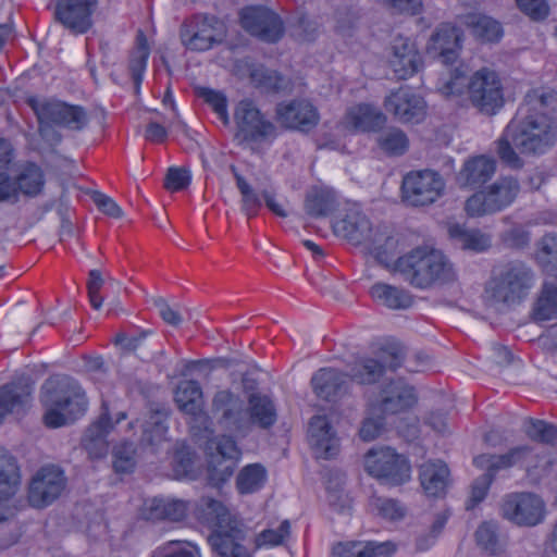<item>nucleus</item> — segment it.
<instances>
[{
    "label": "nucleus",
    "mask_w": 557,
    "mask_h": 557,
    "mask_svg": "<svg viewBox=\"0 0 557 557\" xmlns=\"http://www.w3.org/2000/svg\"><path fill=\"white\" fill-rule=\"evenodd\" d=\"M468 79L466 71L458 66L438 78L436 91L447 100H457L468 91Z\"/></svg>",
    "instance_id": "39"
},
{
    "label": "nucleus",
    "mask_w": 557,
    "mask_h": 557,
    "mask_svg": "<svg viewBox=\"0 0 557 557\" xmlns=\"http://www.w3.org/2000/svg\"><path fill=\"white\" fill-rule=\"evenodd\" d=\"M468 25L471 26L473 34L484 41H497L503 36L500 24L490 16H469Z\"/></svg>",
    "instance_id": "46"
},
{
    "label": "nucleus",
    "mask_w": 557,
    "mask_h": 557,
    "mask_svg": "<svg viewBox=\"0 0 557 557\" xmlns=\"http://www.w3.org/2000/svg\"><path fill=\"white\" fill-rule=\"evenodd\" d=\"M161 556L152 557H201L199 547L188 541H169L161 548Z\"/></svg>",
    "instance_id": "55"
},
{
    "label": "nucleus",
    "mask_w": 557,
    "mask_h": 557,
    "mask_svg": "<svg viewBox=\"0 0 557 557\" xmlns=\"http://www.w3.org/2000/svg\"><path fill=\"white\" fill-rule=\"evenodd\" d=\"M240 24L250 35L262 41L274 44L284 35L282 18L263 7H248L240 11Z\"/></svg>",
    "instance_id": "19"
},
{
    "label": "nucleus",
    "mask_w": 557,
    "mask_h": 557,
    "mask_svg": "<svg viewBox=\"0 0 557 557\" xmlns=\"http://www.w3.org/2000/svg\"><path fill=\"white\" fill-rule=\"evenodd\" d=\"M59 126L73 131H81L87 124V114L83 107L64 102V112L61 113Z\"/></svg>",
    "instance_id": "58"
},
{
    "label": "nucleus",
    "mask_w": 557,
    "mask_h": 557,
    "mask_svg": "<svg viewBox=\"0 0 557 557\" xmlns=\"http://www.w3.org/2000/svg\"><path fill=\"white\" fill-rule=\"evenodd\" d=\"M364 466L372 476L391 485H401L411 478L408 459L391 447L369 450L364 458Z\"/></svg>",
    "instance_id": "9"
},
{
    "label": "nucleus",
    "mask_w": 557,
    "mask_h": 557,
    "mask_svg": "<svg viewBox=\"0 0 557 557\" xmlns=\"http://www.w3.org/2000/svg\"><path fill=\"white\" fill-rule=\"evenodd\" d=\"M236 137L246 141H259L276 136L275 125L265 120L259 109L249 100L240 101L235 110Z\"/></svg>",
    "instance_id": "16"
},
{
    "label": "nucleus",
    "mask_w": 557,
    "mask_h": 557,
    "mask_svg": "<svg viewBox=\"0 0 557 557\" xmlns=\"http://www.w3.org/2000/svg\"><path fill=\"white\" fill-rule=\"evenodd\" d=\"M251 83L267 92H284L292 90L293 83L275 70L264 66L255 67L250 73Z\"/></svg>",
    "instance_id": "35"
},
{
    "label": "nucleus",
    "mask_w": 557,
    "mask_h": 557,
    "mask_svg": "<svg viewBox=\"0 0 557 557\" xmlns=\"http://www.w3.org/2000/svg\"><path fill=\"white\" fill-rule=\"evenodd\" d=\"M478 544L491 555H498L505 550L506 541L497 532L496 524L492 522L482 523L476 532Z\"/></svg>",
    "instance_id": "47"
},
{
    "label": "nucleus",
    "mask_w": 557,
    "mask_h": 557,
    "mask_svg": "<svg viewBox=\"0 0 557 557\" xmlns=\"http://www.w3.org/2000/svg\"><path fill=\"white\" fill-rule=\"evenodd\" d=\"M449 470L443 461H426L420 467L419 479L428 496L440 497L448 485Z\"/></svg>",
    "instance_id": "31"
},
{
    "label": "nucleus",
    "mask_w": 557,
    "mask_h": 557,
    "mask_svg": "<svg viewBox=\"0 0 557 557\" xmlns=\"http://www.w3.org/2000/svg\"><path fill=\"white\" fill-rule=\"evenodd\" d=\"M136 450L133 443L123 442L113 448V468L117 473H128L136 465Z\"/></svg>",
    "instance_id": "52"
},
{
    "label": "nucleus",
    "mask_w": 557,
    "mask_h": 557,
    "mask_svg": "<svg viewBox=\"0 0 557 557\" xmlns=\"http://www.w3.org/2000/svg\"><path fill=\"white\" fill-rule=\"evenodd\" d=\"M336 207L335 193L326 188H314L310 190L305 200V210L307 214L313 218L324 216Z\"/></svg>",
    "instance_id": "40"
},
{
    "label": "nucleus",
    "mask_w": 557,
    "mask_h": 557,
    "mask_svg": "<svg viewBox=\"0 0 557 557\" xmlns=\"http://www.w3.org/2000/svg\"><path fill=\"white\" fill-rule=\"evenodd\" d=\"M190 176L185 169L171 168L165 176L164 187L170 191H178L189 185Z\"/></svg>",
    "instance_id": "63"
},
{
    "label": "nucleus",
    "mask_w": 557,
    "mask_h": 557,
    "mask_svg": "<svg viewBox=\"0 0 557 557\" xmlns=\"http://www.w3.org/2000/svg\"><path fill=\"white\" fill-rule=\"evenodd\" d=\"M534 286V273L525 263L511 261L495 273L485 286L491 305H515L524 299Z\"/></svg>",
    "instance_id": "5"
},
{
    "label": "nucleus",
    "mask_w": 557,
    "mask_h": 557,
    "mask_svg": "<svg viewBox=\"0 0 557 557\" xmlns=\"http://www.w3.org/2000/svg\"><path fill=\"white\" fill-rule=\"evenodd\" d=\"M168 428L164 425L162 421L152 417V421L147 422L143 436H141V445L151 447L153 450L158 448L162 443L165 442Z\"/></svg>",
    "instance_id": "57"
},
{
    "label": "nucleus",
    "mask_w": 557,
    "mask_h": 557,
    "mask_svg": "<svg viewBox=\"0 0 557 557\" xmlns=\"http://www.w3.org/2000/svg\"><path fill=\"white\" fill-rule=\"evenodd\" d=\"M396 270L413 287L429 289L453 284L458 273L451 261L440 250L417 248L397 258Z\"/></svg>",
    "instance_id": "2"
},
{
    "label": "nucleus",
    "mask_w": 557,
    "mask_h": 557,
    "mask_svg": "<svg viewBox=\"0 0 557 557\" xmlns=\"http://www.w3.org/2000/svg\"><path fill=\"white\" fill-rule=\"evenodd\" d=\"M350 245L363 246L379 262L388 267L394 262L396 240L380 228L375 231L369 218L357 205L350 207Z\"/></svg>",
    "instance_id": "7"
},
{
    "label": "nucleus",
    "mask_w": 557,
    "mask_h": 557,
    "mask_svg": "<svg viewBox=\"0 0 557 557\" xmlns=\"http://www.w3.org/2000/svg\"><path fill=\"white\" fill-rule=\"evenodd\" d=\"M275 117L277 123L288 129L308 132L319 122L317 109L307 100H293L276 106Z\"/></svg>",
    "instance_id": "22"
},
{
    "label": "nucleus",
    "mask_w": 557,
    "mask_h": 557,
    "mask_svg": "<svg viewBox=\"0 0 557 557\" xmlns=\"http://www.w3.org/2000/svg\"><path fill=\"white\" fill-rule=\"evenodd\" d=\"M519 193L518 180L512 176H503L470 196L465 203V210L471 218L494 214L509 207Z\"/></svg>",
    "instance_id": "6"
},
{
    "label": "nucleus",
    "mask_w": 557,
    "mask_h": 557,
    "mask_svg": "<svg viewBox=\"0 0 557 557\" xmlns=\"http://www.w3.org/2000/svg\"><path fill=\"white\" fill-rule=\"evenodd\" d=\"M240 454L232 435L214 436L207 442L208 471L213 484L223 483L232 476Z\"/></svg>",
    "instance_id": "10"
},
{
    "label": "nucleus",
    "mask_w": 557,
    "mask_h": 557,
    "mask_svg": "<svg viewBox=\"0 0 557 557\" xmlns=\"http://www.w3.org/2000/svg\"><path fill=\"white\" fill-rule=\"evenodd\" d=\"M518 7L533 20H543L548 14L546 0H516Z\"/></svg>",
    "instance_id": "64"
},
{
    "label": "nucleus",
    "mask_w": 557,
    "mask_h": 557,
    "mask_svg": "<svg viewBox=\"0 0 557 557\" xmlns=\"http://www.w3.org/2000/svg\"><path fill=\"white\" fill-rule=\"evenodd\" d=\"M290 535V523L283 520L277 527L269 525L259 532L253 540L255 549L271 548L283 545Z\"/></svg>",
    "instance_id": "44"
},
{
    "label": "nucleus",
    "mask_w": 557,
    "mask_h": 557,
    "mask_svg": "<svg viewBox=\"0 0 557 557\" xmlns=\"http://www.w3.org/2000/svg\"><path fill=\"white\" fill-rule=\"evenodd\" d=\"M417 400L413 386L404 380H393L381 388L375 407L384 414H397L411 409Z\"/></svg>",
    "instance_id": "21"
},
{
    "label": "nucleus",
    "mask_w": 557,
    "mask_h": 557,
    "mask_svg": "<svg viewBox=\"0 0 557 557\" xmlns=\"http://www.w3.org/2000/svg\"><path fill=\"white\" fill-rule=\"evenodd\" d=\"M41 403L45 407L44 423L48 428H60L75 421L87 410V398L74 381L58 386L48 382L42 387Z\"/></svg>",
    "instance_id": "4"
},
{
    "label": "nucleus",
    "mask_w": 557,
    "mask_h": 557,
    "mask_svg": "<svg viewBox=\"0 0 557 557\" xmlns=\"http://www.w3.org/2000/svg\"><path fill=\"white\" fill-rule=\"evenodd\" d=\"M386 120L377 108L367 103L350 111V126L360 132H376L385 125Z\"/></svg>",
    "instance_id": "36"
},
{
    "label": "nucleus",
    "mask_w": 557,
    "mask_h": 557,
    "mask_svg": "<svg viewBox=\"0 0 557 557\" xmlns=\"http://www.w3.org/2000/svg\"><path fill=\"white\" fill-rule=\"evenodd\" d=\"M149 57V47L147 39L143 32L137 35L136 47L129 54L128 70L134 82L135 91H139L140 84L143 82V75L147 66V60Z\"/></svg>",
    "instance_id": "41"
},
{
    "label": "nucleus",
    "mask_w": 557,
    "mask_h": 557,
    "mask_svg": "<svg viewBox=\"0 0 557 557\" xmlns=\"http://www.w3.org/2000/svg\"><path fill=\"white\" fill-rule=\"evenodd\" d=\"M248 406L244 411L245 426L242 437H246L253 428L271 429L277 420V411L272 398L262 393H252L247 399Z\"/></svg>",
    "instance_id": "23"
},
{
    "label": "nucleus",
    "mask_w": 557,
    "mask_h": 557,
    "mask_svg": "<svg viewBox=\"0 0 557 557\" xmlns=\"http://www.w3.org/2000/svg\"><path fill=\"white\" fill-rule=\"evenodd\" d=\"M15 180L20 193L26 196L38 195L45 184L42 171L35 163H27Z\"/></svg>",
    "instance_id": "43"
},
{
    "label": "nucleus",
    "mask_w": 557,
    "mask_h": 557,
    "mask_svg": "<svg viewBox=\"0 0 557 557\" xmlns=\"http://www.w3.org/2000/svg\"><path fill=\"white\" fill-rule=\"evenodd\" d=\"M557 94L534 89L525 95L516 116L495 141L496 153L506 165L519 169L523 162L520 153L545 152L556 140Z\"/></svg>",
    "instance_id": "1"
},
{
    "label": "nucleus",
    "mask_w": 557,
    "mask_h": 557,
    "mask_svg": "<svg viewBox=\"0 0 557 557\" xmlns=\"http://www.w3.org/2000/svg\"><path fill=\"white\" fill-rule=\"evenodd\" d=\"M369 506L377 515L389 520L403 519L407 513L406 507L393 498L372 496Z\"/></svg>",
    "instance_id": "51"
},
{
    "label": "nucleus",
    "mask_w": 557,
    "mask_h": 557,
    "mask_svg": "<svg viewBox=\"0 0 557 557\" xmlns=\"http://www.w3.org/2000/svg\"><path fill=\"white\" fill-rule=\"evenodd\" d=\"M468 99L480 113L496 114L505 103L499 74L487 66L475 71L468 79Z\"/></svg>",
    "instance_id": "8"
},
{
    "label": "nucleus",
    "mask_w": 557,
    "mask_h": 557,
    "mask_svg": "<svg viewBox=\"0 0 557 557\" xmlns=\"http://www.w3.org/2000/svg\"><path fill=\"white\" fill-rule=\"evenodd\" d=\"M20 485L16 460L0 447V497H13Z\"/></svg>",
    "instance_id": "37"
},
{
    "label": "nucleus",
    "mask_w": 557,
    "mask_h": 557,
    "mask_svg": "<svg viewBox=\"0 0 557 557\" xmlns=\"http://www.w3.org/2000/svg\"><path fill=\"white\" fill-rule=\"evenodd\" d=\"M66 486V478L57 466L40 468L28 487V502L35 508H44L60 497Z\"/></svg>",
    "instance_id": "17"
},
{
    "label": "nucleus",
    "mask_w": 557,
    "mask_h": 557,
    "mask_svg": "<svg viewBox=\"0 0 557 557\" xmlns=\"http://www.w3.org/2000/svg\"><path fill=\"white\" fill-rule=\"evenodd\" d=\"M371 295L384 306L394 310L407 309L412 305V296L405 289L377 283L371 287Z\"/></svg>",
    "instance_id": "38"
},
{
    "label": "nucleus",
    "mask_w": 557,
    "mask_h": 557,
    "mask_svg": "<svg viewBox=\"0 0 557 557\" xmlns=\"http://www.w3.org/2000/svg\"><path fill=\"white\" fill-rule=\"evenodd\" d=\"M236 186L242 196V209L247 218L257 216L262 207L261 195L240 174H236Z\"/></svg>",
    "instance_id": "50"
},
{
    "label": "nucleus",
    "mask_w": 557,
    "mask_h": 557,
    "mask_svg": "<svg viewBox=\"0 0 557 557\" xmlns=\"http://www.w3.org/2000/svg\"><path fill=\"white\" fill-rule=\"evenodd\" d=\"M26 103L37 117L39 135L51 143H60L61 135L53 129V126H59L61 113L64 112V102L55 99L29 97L26 99Z\"/></svg>",
    "instance_id": "24"
},
{
    "label": "nucleus",
    "mask_w": 557,
    "mask_h": 557,
    "mask_svg": "<svg viewBox=\"0 0 557 557\" xmlns=\"http://www.w3.org/2000/svg\"><path fill=\"white\" fill-rule=\"evenodd\" d=\"M350 550H354L356 557H391L395 552V546L388 542H369L360 548L358 544H351Z\"/></svg>",
    "instance_id": "59"
},
{
    "label": "nucleus",
    "mask_w": 557,
    "mask_h": 557,
    "mask_svg": "<svg viewBox=\"0 0 557 557\" xmlns=\"http://www.w3.org/2000/svg\"><path fill=\"white\" fill-rule=\"evenodd\" d=\"M221 23L215 16L195 14L184 21L180 37L182 44L191 51H206L219 41Z\"/></svg>",
    "instance_id": "13"
},
{
    "label": "nucleus",
    "mask_w": 557,
    "mask_h": 557,
    "mask_svg": "<svg viewBox=\"0 0 557 557\" xmlns=\"http://www.w3.org/2000/svg\"><path fill=\"white\" fill-rule=\"evenodd\" d=\"M96 4L97 0H57L54 20L73 34H85Z\"/></svg>",
    "instance_id": "20"
},
{
    "label": "nucleus",
    "mask_w": 557,
    "mask_h": 557,
    "mask_svg": "<svg viewBox=\"0 0 557 557\" xmlns=\"http://www.w3.org/2000/svg\"><path fill=\"white\" fill-rule=\"evenodd\" d=\"M557 318V286L545 284L534 307V319L547 321Z\"/></svg>",
    "instance_id": "49"
},
{
    "label": "nucleus",
    "mask_w": 557,
    "mask_h": 557,
    "mask_svg": "<svg viewBox=\"0 0 557 557\" xmlns=\"http://www.w3.org/2000/svg\"><path fill=\"white\" fill-rule=\"evenodd\" d=\"M426 50L444 64L455 63L461 50L460 29L448 23L438 25L430 37Z\"/></svg>",
    "instance_id": "25"
},
{
    "label": "nucleus",
    "mask_w": 557,
    "mask_h": 557,
    "mask_svg": "<svg viewBox=\"0 0 557 557\" xmlns=\"http://www.w3.org/2000/svg\"><path fill=\"white\" fill-rule=\"evenodd\" d=\"M387 62L398 79H408L424 65L416 41L401 34L395 35L388 47Z\"/></svg>",
    "instance_id": "14"
},
{
    "label": "nucleus",
    "mask_w": 557,
    "mask_h": 557,
    "mask_svg": "<svg viewBox=\"0 0 557 557\" xmlns=\"http://www.w3.org/2000/svg\"><path fill=\"white\" fill-rule=\"evenodd\" d=\"M532 451L527 446H520L511 449L504 455L482 454L473 459L476 467L486 469L485 473H493L502 469H506L516 465H523L532 458Z\"/></svg>",
    "instance_id": "30"
},
{
    "label": "nucleus",
    "mask_w": 557,
    "mask_h": 557,
    "mask_svg": "<svg viewBox=\"0 0 557 557\" xmlns=\"http://www.w3.org/2000/svg\"><path fill=\"white\" fill-rule=\"evenodd\" d=\"M188 511V504L182 499L169 497H152L146 499L140 509L139 515L147 521H181Z\"/></svg>",
    "instance_id": "27"
},
{
    "label": "nucleus",
    "mask_w": 557,
    "mask_h": 557,
    "mask_svg": "<svg viewBox=\"0 0 557 557\" xmlns=\"http://www.w3.org/2000/svg\"><path fill=\"white\" fill-rule=\"evenodd\" d=\"M202 397L200 384L194 380H185L177 385L174 400L182 412L197 417L202 412Z\"/></svg>",
    "instance_id": "33"
},
{
    "label": "nucleus",
    "mask_w": 557,
    "mask_h": 557,
    "mask_svg": "<svg viewBox=\"0 0 557 557\" xmlns=\"http://www.w3.org/2000/svg\"><path fill=\"white\" fill-rule=\"evenodd\" d=\"M88 276L87 292L89 301L94 309L99 310L103 302V297L100 295V290L104 281L98 270H90Z\"/></svg>",
    "instance_id": "60"
},
{
    "label": "nucleus",
    "mask_w": 557,
    "mask_h": 557,
    "mask_svg": "<svg viewBox=\"0 0 557 557\" xmlns=\"http://www.w3.org/2000/svg\"><path fill=\"white\" fill-rule=\"evenodd\" d=\"M377 145L389 156H401L409 148V139L403 129L393 126L379 135Z\"/></svg>",
    "instance_id": "45"
},
{
    "label": "nucleus",
    "mask_w": 557,
    "mask_h": 557,
    "mask_svg": "<svg viewBox=\"0 0 557 557\" xmlns=\"http://www.w3.org/2000/svg\"><path fill=\"white\" fill-rule=\"evenodd\" d=\"M449 236L457 242L462 249L482 252L487 250L491 245V236L476 228H467L460 224H453L448 227Z\"/></svg>",
    "instance_id": "34"
},
{
    "label": "nucleus",
    "mask_w": 557,
    "mask_h": 557,
    "mask_svg": "<svg viewBox=\"0 0 557 557\" xmlns=\"http://www.w3.org/2000/svg\"><path fill=\"white\" fill-rule=\"evenodd\" d=\"M384 373V366L371 358L360 359L354 363L350 380L360 384L376 382Z\"/></svg>",
    "instance_id": "48"
},
{
    "label": "nucleus",
    "mask_w": 557,
    "mask_h": 557,
    "mask_svg": "<svg viewBox=\"0 0 557 557\" xmlns=\"http://www.w3.org/2000/svg\"><path fill=\"white\" fill-rule=\"evenodd\" d=\"M502 512L518 525L534 527L545 518V504L533 493H513L504 499Z\"/></svg>",
    "instance_id": "18"
},
{
    "label": "nucleus",
    "mask_w": 557,
    "mask_h": 557,
    "mask_svg": "<svg viewBox=\"0 0 557 557\" xmlns=\"http://www.w3.org/2000/svg\"><path fill=\"white\" fill-rule=\"evenodd\" d=\"M309 443L317 458L330 459L339 451V441L325 417L314 416L309 422Z\"/></svg>",
    "instance_id": "28"
},
{
    "label": "nucleus",
    "mask_w": 557,
    "mask_h": 557,
    "mask_svg": "<svg viewBox=\"0 0 557 557\" xmlns=\"http://www.w3.org/2000/svg\"><path fill=\"white\" fill-rule=\"evenodd\" d=\"M525 432L531 440L544 444H553L557 440V428L543 420H530Z\"/></svg>",
    "instance_id": "56"
},
{
    "label": "nucleus",
    "mask_w": 557,
    "mask_h": 557,
    "mask_svg": "<svg viewBox=\"0 0 557 557\" xmlns=\"http://www.w3.org/2000/svg\"><path fill=\"white\" fill-rule=\"evenodd\" d=\"M445 183L441 175L430 170L408 173L401 185L403 198L411 206H428L443 194Z\"/></svg>",
    "instance_id": "11"
},
{
    "label": "nucleus",
    "mask_w": 557,
    "mask_h": 557,
    "mask_svg": "<svg viewBox=\"0 0 557 557\" xmlns=\"http://www.w3.org/2000/svg\"><path fill=\"white\" fill-rule=\"evenodd\" d=\"M267 480V471L259 463H252L244 467L237 478L236 487L240 494H250L260 490Z\"/></svg>",
    "instance_id": "42"
},
{
    "label": "nucleus",
    "mask_w": 557,
    "mask_h": 557,
    "mask_svg": "<svg viewBox=\"0 0 557 557\" xmlns=\"http://www.w3.org/2000/svg\"><path fill=\"white\" fill-rule=\"evenodd\" d=\"M492 481L493 473H483L473 482L470 500L466 506L467 509H472L485 498Z\"/></svg>",
    "instance_id": "62"
},
{
    "label": "nucleus",
    "mask_w": 557,
    "mask_h": 557,
    "mask_svg": "<svg viewBox=\"0 0 557 557\" xmlns=\"http://www.w3.org/2000/svg\"><path fill=\"white\" fill-rule=\"evenodd\" d=\"M346 374L332 368L320 369L311 379L315 395L327 401L334 400L345 389Z\"/></svg>",
    "instance_id": "32"
},
{
    "label": "nucleus",
    "mask_w": 557,
    "mask_h": 557,
    "mask_svg": "<svg viewBox=\"0 0 557 557\" xmlns=\"http://www.w3.org/2000/svg\"><path fill=\"white\" fill-rule=\"evenodd\" d=\"M200 507L207 515V520L215 525L208 541L213 552L220 557H252L244 546L247 539L245 524L219 500L202 497Z\"/></svg>",
    "instance_id": "3"
},
{
    "label": "nucleus",
    "mask_w": 557,
    "mask_h": 557,
    "mask_svg": "<svg viewBox=\"0 0 557 557\" xmlns=\"http://www.w3.org/2000/svg\"><path fill=\"white\" fill-rule=\"evenodd\" d=\"M245 404L242 397L228 388L218 389L211 399L210 413L216 424L230 434L242 437Z\"/></svg>",
    "instance_id": "12"
},
{
    "label": "nucleus",
    "mask_w": 557,
    "mask_h": 557,
    "mask_svg": "<svg viewBox=\"0 0 557 557\" xmlns=\"http://www.w3.org/2000/svg\"><path fill=\"white\" fill-rule=\"evenodd\" d=\"M405 347L397 341H387L379 349L381 363L385 368L396 370L405 359Z\"/></svg>",
    "instance_id": "53"
},
{
    "label": "nucleus",
    "mask_w": 557,
    "mask_h": 557,
    "mask_svg": "<svg viewBox=\"0 0 557 557\" xmlns=\"http://www.w3.org/2000/svg\"><path fill=\"white\" fill-rule=\"evenodd\" d=\"M383 104L386 112L404 124H419L426 116L425 100L407 86L392 90Z\"/></svg>",
    "instance_id": "15"
},
{
    "label": "nucleus",
    "mask_w": 557,
    "mask_h": 557,
    "mask_svg": "<svg viewBox=\"0 0 557 557\" xmlns=\"http://www.w3.org/2000/svg\"><path fill=\"white\" fill-rule=\"evenodd\" d=\"M196 94L213 109L224 124L228 123L226 98L222 92L207 87H198Z\"/></svg>",
    "instance_id": "54"
},
{
    "label": "nucleus",
    "mask_w": 557,
    "mask_h": 557,
    "mask_svg": "<svg viewBox=\"0 0 557 557\" xmlns=\"http://www.w3.org/2000/svg\"><path fill=\"white\" fill-rule=\"evenodd\" d=\"M112 429L113 423L108 403L102 401L98 419L86 429L82 438V445L90 458L98 459L107 455L109 448L107 436Z\"/></svg>",
    "instance_id": "26"
},
{
    "label": "nucleus",
    "mask_w": 557,
    "mask_h": 557,
    "mask_svg": "<svg viewBox=\"0 0 557 557\" xmlns=\"http://www.w3.org/2000/svg\"><path fill=\"white\" fill-rule=\"evenodd\" d=\"M496 160L493 157L479 154L465 161L457 174L460 187L479 188L488 182L496 172Z\"/></svg>",
    "instance_id": "29"
},
{
    "label": "nucleus",
    "mask_w": 557,
    "mask_h": 557,
    "mask_svg": "<svg viewBox=\"0 0 557 557\" xmlns=\"http://www.w3.org/2000/svg\"><path fill=\"white\" fill-rule=\"evenodd\" d=\"M394 14H419L422 10V0H379Z\"/></svg>",
    "instance_id": "61"
}]
</instances>
